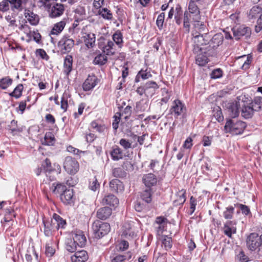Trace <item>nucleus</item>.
Instances as JSON below:
<instances>
[{
	"label": "nucleus",
	"instance_id": "nucleus-55",
	"mask_svg": "<svg viewBox=\"0 0 262 262\" xmlns=\"http://www.w3.org/2000/svg\"><path fill=\"white\" fill-rule=\"evenodd\" d=\"M66 186L61 183H57L54 186V188L53 189V192L55 193L60 194V195L62 193L64 192V191L67 190Z\"/></svg>",
	"mask_w": 262,
	"mask_h": 262
},
{
	"label": "nucleus",
	"instance_id": "nucleus-8",
	"mask_svg": "<svg viewBox=\"0 0 262 262\" xmlns=\"http://www.w3.org/2000/svg\"><path fill=\"white\" fill-rule=\"evenodd\" d=\"M121 236L128 239L134 238L137 236L136 230L133 223L126 222L122 227Z\"/></svg>",
	"mask_w": 262,
	"mask_h": 262
},
{
	"label": "nucleus",
	"instance_id": "nucleus-54",
	"mask_svg": "<svg viewBox=\"0 0 262 262\" xmlns=\"http://www.w3.org/2000/svg\"><path fill=\"white\" fill-rule=\"evenodd\" d=\"M42 167L46 173H51L52 170L53 165L51 164L50 160L46 158L42 164Z\"/></svg>",
	"mask_w": 262,
	"mask_h": 262
},
{
	"label": "nucleus",
	"instance_id": "nucleus-23",
	"mask_svg": "<svg viewBox=\"0 0 262 262\" xmlns=\"http://www.w3.org/2000/svg\"><path fill=\"white\" fill-rule=\"evenodd\" d=\"M79 247H82L85 245L86 243V238L81 231H76L72 238Z\"/></svg>",
	"mask_w": 262,
	"mask_h": 262
},
{
	"label": "nucleus",
	"instance_id": "nucleus-21",
	"mask_svg": "<svg viewBox=\"0 0 262 262\" xmlns=\"http://www.w3.org/2000/svg\"><path fill=\"white\" fill-rule=\"evenodd\" d=\"M142 181L147 187H151L156 185L157 179L152 173H148L143 176Z\"/></svg>",
	"mask_w": 262,
	"mask_h": 262
},
{
	"label": "nucleus",
	"instance_id": "nucleus-52",
	"mask_svg": "<svg viewBox=\"0 0 262 262\" xmlns=\"http://www.w3.org/2000/svg\"><path fill=\"white\" fill-rule=\"evenodd\" d=\"M141 198L147 203H149L151 201V189H146L141 194Z\"/></svg>",
	"mask_w": 262,
	"mask_h": 262
},
{
	"label": "nucleus",
	"instance_id": "nucleus-3",
	"mask_svg": "<svg viewBox=\"0 0 262 262\" xmlns=\"http://www.w3.org/2000/svg\"><path fill=\"white\" fill-rule=\"evenodd\" d=\"M110 225L107 223H102L99 221H95L92 225V229L96 238H101L110 231Z\"/></svg>",
	"mask_w": 262,
	"mask_h": 262
},
{
	"label": "nucleus",
	"instance_id": "nucleus-43",
	"mask_svg": "<svg viewBox=\"0 0 262 262\" xmlns=\"http://www.w3.org/2000/svg\"><path fill=\"white\" fill-rule=\"evenodd\" d=\"M78 245L72 239L68 238L66 241V249L70 252H74L77 249Z\"/></svg>",
	"mask_w": 262,
	"mask_h": 262
},
{
	"label": "nucleus",
	"instance_id": "nucleus-35",
	"mask_svg": "<svg viewBox=\"0 0 262 262\" xmlns=\"http://www.w3.org/2000/svg\"><path fill=\"white\" fill-rule=\"evenodd\" d=\"M148 100L142 99L136 103L135 110L136 112H143L148 108Z\"/></svg>",
	"mask_w": 262,
	"mask_h": 262
},
{
	"label": "nucleus",
	"instance_id": "nucleus-4",
	"mask_svg": "<svg viewBox=\"0 0 262 262\" xmlns=\"http://www.w3.org/2000/svg\"><path fill=\"white\" fill-rule=\"evenodd\" d=\"M63 166L65 171L71 175L76 174L79 169L78 161L75 158L69 156L65 158Z\"/></svg>",
	"mask_w": 262,
	"mask_h": 262
},
{
	"label": "nucleus",
	"instance_id": "nucleus-24",
	"mask_svg": "<svg viewBox=\"0 0 262 262\" xmlns=\"http://www.w3.org/2000/svg\"><path fill=\"white\" fill-rule=\"evenodd\" d=\"M110 187L113 192H122L124 190V186L122 183L118 179H115L110 182Z\"/></svg>",
	"mask_w": 262,
	"mask_h": 262
},
{
	"label": "nucleus",
	"instance_id": "nucleus-31",
	"mask_svg": "<svg viewBox=\"0 0 262 262\" xmlns=\"http://www.w3.org/2000/svg\"><path fill=\"white\" fill-rule=\"evenodd\" d=\"M85 46L88 48H92L95 43V35L92 33H85L83 36Z\"/></svg>",
	"mask_w": 262,
	"mask_h": 262
},
{
	"label": "nucleus",
	"instance_id": "nucleus-59",
	"mask_svg": "<svg viewBox=\"0 0 262 262\" xmlns=\"http://www.w3.org/2000/svg\"><path fill=\"white\" fill-rule=\"evenodd\" d=\"M165 18V14L164 13H161L158 16L156 21V24L157 25L158 28L161 30L163 28V23L164 21Z\"/></svg>",
	"mask_w": 262,
	"mask_h": 262
},
{
	"label": "nucleus",
	"instance_id": "nucleus-13",
	"mask_svg": "<svg viewBox=\"0 0 262 262\" xmlns=\"http://www.w3.org/2000/svg\"><path fill=\"white\" fill-rule=\"evenodd\" d=\"M236 223L234 221H228L225 223L223 230L224 234L231 238L232 234L236 233Z\"/></svg>",
	"mask_w": 262,
	"mask_h": 262
},
{
	"label": "nucleus",
	"instance_id": "nucleus-39",
	"mask_svg": "<svg viewBox=\"0 0 262 262\" xmlns=\"http://www.w3.org/2000/svg\"><path fill=\"white\" fill-rule=\"evenodd\" d=\"M98 13L104 19L111 20L113 19V14L111 11L106 8L100 9Z\"/></svg>",
	"mask_w": 262,
	"mask_h": 262
},
{
	"label": "nucleus",
	"instance_id": "nucleus-6",
	"mask_svg": "<svg viewBox=\"0 0 262 262\" xmlns=\"http://www.w3.org/2000/svg\"><path fill=\"white\" fill-rule=\"evenodd\" d=\"M247 246L248 248L254 251L258 248L262 249V235L259 236L256 233H251L247 238Z\"/></svg>",
	"mask_w": 262,
	"mask_h": 262
},
{
	"label": "nucleus",
	"instance_id": "nucleus-50",
	"mask_svg": "<svg viewBox=\"0 0 262 262\" xmlns=\"http://www.w3.org/2000/svg\"><path fill=\"white\" fill-rule=\"evenodd\" d=\"M234 212V207L232 206H229L225 208L223 212V216L225 219L231 220L233 218Z\"/></svg>",
	"mask_w": 262,
	"mask_h": 262
},
{
	"label": "nucleus",
	"instance_id": "nucleus-26",
	"mask_svg": "<svg viewBox=\"0 0 262 262\" xmlns=\"http://www.w3.org/2000/svg\"><path fill=\"white\" fill-rule=\"evenodd\" d=\"M73 189H68L60 195V199L64 204H71L73 202Z\"/></svg>",
	"mask_w": 262,
	"mask_h": 262
},
{
	"label": "nucleus",
	"instance_id": "nucleus-61",
	"mask_svg": "<svg viewBox=\"0 0 262 262\" xmlns=\"http://www.w3.org/2000/svg\"><path fill=\"white\" fill-rule=\"evenodd\" d=\"M36 54L39 56L41 58L48 60L49 59V56L46 53V51L42 49H38L36 50Z\"/></svg>",
	"mask_w": 262,
	"mask_h": 262
},
{
	"label": "nucleus",
	"instance_id": "nucleus-16",
	"mask_svg": "<svg viewBox=\"0 0 262 262\" xmlns=\"http://www.w3.org/2000/svg\"><path fill=\"white\" fill-rule=\"evenodd\" d=\"M204 50L199 51L198 53H194L196 55L195 62L200 66H204L209 61L208 56H212L213 54L209 55L208 53H204Z\"/></svg>",
	"mask_w": 262,
	"mask_h": 262
},
{
	"label": "nucleus",
	"instance_id": "nucleus-33",
	"mask_svg": "<svg viewBox=\"0 0 262 262\" xmlns=\"http://www.w3.org/2000/svg\"><path fill=\"white\" fill-rule=\"evenodd\" d=\"M103 52L100 53V51L96 53V56L93 60V63L98 65H104L107 60V58Z\"/></svg>",
	"mask_w": 262,
	"mask_h": 262
},
{
	"label": "nucleus",
	"instance_id": "nucleus-1",
	"mask_svg": "<svg viewBox=\"0 0 262 262\" xmlns=\"http://www.w3.org/2000/svg\"><path fill=\"white\" fill-rule=\"evenodd\" d=\"M194 35V37L193 38V42L194 43V48H193V52L198 53L199 51L204 50V53H208L209 55H212L213 53V50H212L211 52H209L210 51L209 49H208L207 51V47H201L203 45H206L207 43L208 42V41L210 39L207 33H204L203 34H201L200 33H198L195 35Z\"/></svg>",
	"mask_w": 262,
	"mask_h": 262
},
{
	"label": "nucleus",
	"instance_id": "nucleus-57",
	"mask_svg": "<svg viewBox=\"0 0 262 262\" xmlns=\"http://www.w3.org/2000/svg\"><path fill=\"white\" fill-rule=\"evenodd\" d=\"M223 76V71L220 69H216L213 70L210 74V77L212 79H218Z\"/></svg>",
	"mask_w": 262,
	"mask_h": 262
},
{
	"label": "nucleus",
	"instance_id": "nucleus-29",
	"mask_svg": "<svg viewBox=\"0 0 262 262\" xmlns=\"http://www.w3.org/2000/svg\"><path fill=\"white\" fill-rule=\"evenodd\" d=\"M102 203L116 207L119 204V200L114 195L108 194L103 199Z\"/></svg>",
	"mask_w": 262,
	"mask_h": 262
},
{
	"label": "nucleus",
	"instance_id": "nucleus-30",
	"mask_svg": "<svg viewBox=\"0 0 262 262\" xmlns=\"http://www.w3.org/2000/svg\"><path fill=\"white\" fill-rule=\"evenodd\" d=\"M51 220L53 221L57 230L59 228H64L66 225V221L56 213L53 214Z\"/></svg>",
	"mask_w": 262,
	"mask_h": 262
},
{
	"label": "nucleus",
	"instance_id": "nucleus-63",
	"mask_svg": "<svg viewBox=\"0 0 262 262\" xmlns=\"http://www.w3.org/2000/svg\"><path fill=\"white\" fill-rule=\"evenodd\" d=\"M55 250L49 244H46L45 253L47 256L51 257L55 253Z\"/></svg>",
	"mask_w": 262,
	"mask_h": 262
},
{
	"label": "nucleus",
	"instance_id": "nucleus-5",
	"mask_svg": "<svg viewBox=\"0 0 262 262\" xmlns=\"http://www.w3.org/2000/svg\"><path fill=\"white\" fill-rule=\"evenodd\" d=\"M188 12L192 16V19L195 22L194 24L195 28H196L197 26H200L201 28L199 29L204 28V24L202 23H200L199 20L201 19L200 11L195 2H193L192 1L189 2Z\"/></svg>",
	"mask_w": 262,
	"mask_h": 262
},
{
	"label": "nucleus",
	"instance_id": "nucleus-32",
	"mask_svg": "<svg viewBox=\"0 0 262 262\" xmlns=\"http://www.w3.org/2000/svg\"><path fill=\"white\" fill-rule=\"evenodd\" d=\"M115 49L114 41L108 40L102 48L103 52L107 55H113L115 53Z\"/></svg>",
	"mask_w": 262,
	"mask_h": 262
},
{
	"label": "nucleus",
	"instance_id": "nucleus-11",
	"mask_svg": "<svg viewBox=\"0 0 262 262\" xmlns=\"http://www.w3.org/2000/svg\"><path fill=\"white\" fill-rule=\"evenodd\" d=\"M224 36L221 33L215 34L210 41L208 42L209 45L207 46V50L209 49V52H211L213 50L212 54H214V49L221 45L223 41Z\"/></svg>",
	"mask_w": 262,
	"mask_h": 262
},
{
	"label": "nucleus",
	"instance_id": "nucleus-27",
	"mask_svg": "<svg viewBox=\"0 0 262 262\" xmlns=\"http://www.w3.org/2000/svg\"><path fill=\"white\" fill-rule=\"evenodd\" d=\"M25 16L28 21L32 25L36 26L38 24L39 20V16L30 10H25Z\"/></svg>",
	"mask_w": 262,
	"mask_h": 262
},
{
	"label": "nucleus",
	"instance_id": "nucleus-41",
	"mask_svg": "<svg viewBox=\"0 0 262 262\" xmlns=\"http://www.w3.org/2000/svg\"><path fill=\"white\" fill-rule=\"evenodd\" d=\"M250 104L255 112L260 110L262 107V97H255Z\"/></svg>",
	"mask_w": 262,
	"mask_h": 262
},
{
	"label": "nucleus",
	"instance_id": "nucleus-37",
	"mask_svg": "<svg viewBox=\"0 0 262 262\" xmlns=\"http://www.w3.org/2000/svg\"><path fill=\"white\" fill-rule=\"evenodd\" d=\"M73 58L72 56H66L64 61V73L68 75L72 69Z\"/></svg>",
	"mask_w": 262,
	"mask_h": 262
},
{
	"label": "nucleus",
	"instance_id": "nucleus-47",
	"mask_svg": "<svg viewBox=\"0 0 262 262\" xmlns=\"http://www.w3.org/2000/svg\"><path fill=\"white\" fill-rule=\"evenodd\" d=\"M54 142L55 138L53 135L51 133H46L42 141V144L46 145H53Z\"/></svg>",
	"mask_w": 262,
	"mask_h": 262
},
{
	"label": "nucleus",
	"instance_id": "nucleus-42",
	"mask_svg": "<svg viewBox=\"0 0 262 262\" xmlns=\"http://www.w3.org/2000/svg\"><path fill=\"white\" fill-rule=\"evenodd\" d=\"M19 30L22 31L27 36V41L30 42L32 40V31H31L30 27L28 25H21L19 27Z\"/></svg>",
	"mask_w": 262,
	"mask_h": 262
},
{
	"label": "nucleus",
	"instance_id": "nucleus-56",
	"mask_svg": "<svg viewBox=\"0 0 262 262\" xmlns=\"http://www.w3.org/2000/svg\"><path fill=\"white\" fill-rule=\"evenodd\" d=\"M162 243L166 250L170 249L172 247V239L167 236H163Z\"/></svg>",
	"mask_w": 262,
	"mask_h": 262
},
{
	"label": "nucleus",
	"instance_id": "nucleus-28",
	"mask_svg": "<svg viewBox=\"0 0 262 262\" xmlns=\"http://www.w3.org/2000/svg\"><path fill=\"white\" fill-rule=\"evenodd\" d=\"M112 214V209L108 207L100 208L97 212V216L98 219L104 220L108 218Z\"/></svg>",
	"mask_w": 262,
	"mask_h": 262
},
{
	"label": "nucleus",
	"instance_id": "nucleus-9",
	"mask_svg": "<svg viewBox=\"0 0 262 262\" xmlns=\"http://www.w3.org/2000/svg\"><path fill=\"white\" fill-rule=\"evenodd\" d=\"M185 110V105L179 99L174 100L173 101L171 107L170 109L171 114L176 118L184 113Z\"/></svg>",
	"mask_w": 262,
	"mask_h": 262
},
{
	"label": "nucleus",
	"instance_id": "nucleus-64",
	"mask_svg": "<svg viewBox=\"0 0 262 262\" xmlns=\"http://www.w3.org/2000/svg\"><path fill=\"white\" fill-rule=\"evenodd\" d=\"M262 30V14L259 15L257 20V24L255 26V31L256 33L259 32Z\"/></svg>",
	"mask_w": 262,
	"mask_h": 262
},
{
	"label": "nucleus",
	"instance_id": "nucleus-58",
	"mask_svg": "<svg viewBox=\"0 0 262 262\" xmlns=\"http://www.w3.org/2000/svg\"><path fill=\"white\" fill-rule=\"evenodd\" d=\"M241 58H246V60L244 61V63L242 67V69L244 70L248 69L252 61L251 57L244 55L241 56Z\"/></svg>",
	"mask_w": 262,
	"mask_h": 262
},
{
	"label": "nucleus",
	"instance_id": "nucleus-60",
	"mask_svg": "<svg viewBox=\"0 0 262 262\" xmlns=\"http://www.w3.org/2000/svg\"><path fill=\"white\" fill-rule=\"evenodd\" d=\"M99 186L100 184L96 178L90 181L89 188L91 190L95 191L99 188Z\"/></svg>",
	"mask_w": 262,
	"mask_h": 262
},
{
	"label": "nucleus",
	"instance_id": "nucleus-17",
	"mask_svg": "<svg viewBox=\"0 0 262 262\" xmlns=\"http://www.w3.org/2000/svg\"><path fill=\"white\" fill-rule=\"evenodd\" d=\"M240 104L237 102L229 103L227 106V111L229 115L232 118H235L239 114Z\"/></svg>",
	"mask_w": 262,
	"mask_h": 262
},
{
	"label": "nucleus",
	"instance_id": "nucleus-45",
	"mask_svg": "<svg viewBox=\"0 0 262 262\" xmlns=\"http://www.w3.org/2000/svg\"><path fill=\"white\" fill-rule=\"evenodd\" d=\"M191 19H192V16L188 13V11H185L184 13L183 27L187 32L190 30V21Z\"/></svg>",
	"mask_w": 262,
	"mask_h": 262
},
{
	"label": "nucleus",
	"instance_id": "nucleus-20",
	"mask_svg": "<svg viewBox=\"0 0 262 262\" xmlns=\"http://www.w3.org/2000/svg\"><path fill=\"white\" fill-rule=\"evenodd\" d=\"M64 10V8L62 4H56L51 8L50 16L53 18L60 16L62 14Z\"/></svg>",
	"mask_w": 262,
	"mask_h": 262
},
{
	"label": "nucleus",
	"instance_id": "nucleus-38",
	"mask_svg": "<svg viewBox=\"0 0 262 262\" xmlns=\"http://www.w3.org/2000/svg\"><path fill=\"white\" fill-rule=\"evenodd\" d=\"M144 87L146 92V94H148L150 93L151 95L155 93L156 90L159 88L158 84L155 81L147 82L144 85Z\"/></svg>",
	"mask_w": 262,
	"mask_h": 262
},
{
	"label": "nucleus",
	"instance_id": "nucleus-40",
	"mask_svg": "<svg viewBox=\"0 0 262 262\" xmlns=\"http://www.w3.org/2000/svg\"><path fill=\"white\" fill-rule=\"evenodd\" d=\"M152 77V75L151 74L150 71L146 69L145 70L143 69L141 70L138 73L136 76L135 81L136 82H139V78L141 77L142 79L145 80L147 79Z\"/></svg>",
	"mask_w": 262,
	"mask_h": 262
},
{
	"label": "nucleus",
	"instance_id": "nucleus-46",
	"mask_svg": "<svg viewBox=\"0 0 262 262\" xmlns=\"http://www.w3.org/2000/svg\"><path fill=\"white\" fill-rule=\"evenodd\" d=\"M13 80L9 76L5 77L0 79V88L3 90H6L12 83Z\"/></svg>",
	"mask_w": 262,
	"mask_h": 262
},
{
	"label": "nucleus",
	"instance_id": "nucleus-18",
	"mask_svg": "<svg viewBox=\"0 0 262 262\" xmlns=\"http://www.w3.org/2000/svg\"><path fill=\"white\" fill-rule=\"evenodd\" d=\"M88 259V255L85 250L78 251L71 257L72 262H85Z\"/></svg>",
	"mask_w": 262,
	"mask_h": 262
},
{
	"label": "nucleus",
	"instance_id": "nucleus-49",
	"mask_svg": "<svg viewBox=\"0 0 262 262\" xmlns=\"http://www.w3.org/2000/svg\"><path fill=\"white\" fill-rule=\"evenodd\" d=\"M70 98V95L68 93H64L61 99V108L66 112L68 107V99Z\"/></svg>",
	"mask_w": 262,
	"mask_h": 262
},
{
	"label": "nucleus",
	"instance_id": "nucleus-22",
	"mask_svg": "<svg viewBox=\"0 0 262 262\" xmlns=\"http://www.w3.org/2000/svg\"><path fill=\"white\" fill-rule=\"evenodd\" d=\"M67 22V18H63L62 20L55 24L51 30L50 34L57 35L63 30Z\"/></svg>",
	"mask_w": 262,
	"mask_h": 262
},
{
	"label": "nucleus",
	"instance_id": "nucleus-44",
	"mask_svg": "<svg viewBox=\"0 0 262 262\" xmlns=\"http://www.w3.org/2000/svg\"><path fill=\"white\" fill-rule=\"evenodd\" d=\"M23 89V85L22 84H19L14 89L13 91L9 94V95L11 97H14L16 99H18L21 97L22 95Z\"/></svg>",
	"mask_w": 262,
	"mask_h": 262
},
{
	"label": "nucleus",
	"instance_id": "nucleus-10",
	"mask_svg": "<svg viewBox=\"0 0 262 262\" xmlns=\"http://www.w3.org/2000/svg\"><path fill=\"white\" fill-rule=\"evenodd\" d=\"M42 224L43 227V232L46 236H51L53 233L57 230L56 227L51 219H43Z\"/></svg>",
	"mask_w": 262,
	"mask_h": 262
},
{
	"label": "nucleus",
	"instance_id": "nucleus-19",
	"mask_svg": "<svg viewBox=\"0 0 262 262\" xmlns=\"http://www.w3.org/2000/svg\"><path fill=\"white\" fill-rule=\"evenodd\" d=\"M255 111L250 103H244L242 106L241 115L245 119H249L252 117Z\"/></svg>",
	"mask_w": 262,
	"mask_h": 262
},
{
	"label": "nucleus",
	"instance_id": "nucleus-12",
	"mask_svg": "<svg viewBox=\"0 0 262 262\" xmlns=\"http://www.w3.org/2000/svg\"><path fill=\"white\" fill-rule=\"evenodd\" d=\"M232 31L234 37L237 39H239L242 36L248 38L251 34V29L244 26H241L237 28H233Z\"/></svg>",
	"mask_w": 262,
	"mask_h": 262
},
{
	"label": "nucleus",
	"instance_id": "nucleus-25",
	"mask_svg": "<svg viewBox=\"0 0 262 262\" xmlns=\"http://www.w3.org/2000/svg\"><path fill=\"white\" fill-rule=\"evenodd\" d=\"M186 190L182 189L179 190L176 194L177 198L173 201L174 206L182 205L186 201Z\"/></svg>",
	"mask_w": 262,
	"mask_h": 262
},
{
	"label": "nucleus",
	"instance_id": "nucleus-53",
	"mask_svg": "<svg viewBox=\"0 0 262 262\" xmlns=\"http://www.w3.org/2000/svg\"><path fill=\"white\" fill-rule=\"evenodd\" d=\"M128 257L127 258L126 255H117L112 259V262H123L126 259H129L132 257V254L130 253L127 254Z\"/></svg>",
	"mask_w": 262,
	"mask_h": 262
},
{
	"label": "nucleus",
	"instance_id": "nucleus-34",
	"mask_svg": "<svg viewBox=\"0 0 262 262\" xmlns=\"http://www.w3.org/2000/svg\"><path fill=\"white\" fill-rule=\"evenodd\" d=\"M262 14V9L258 6H253L248 13V17L249 19H253L259 16Z\"/></svg>",
	"mask_w": 262,
	"mask_h": 262
},
{
	"label": "nucleus",
	"instance_id": "nucleus-7",
	"mask_svg": "<svg viewBox=\"0 0 262 262\" xmlns=\"http://www.w3.org/2000/svg\"><path fill=\"white\" fill-rule=\"evenodd\" d=\"M74 40L67 35L63 36L58 43V47L62 54L70 52L74 46Z\"/></svg>",
	"mask_w": 262,
	"mask_h": 262
},
{
	"label": "nucleus",
	"instance_id": "nucleus-14",
	"mask_svg": "<svg viewBox=\"0 0 262 262\" xmlns=\"http://www.w3.org/2000/svg\"><path fill=\"white\" fill-rule=\"evenodd\" d=\"M98 83V78L94 75H89L83 83L82 88L84 91L92 90Z\"/></svg>",
	"mask_w": 262,
	"mask_h": 262
},
{
	"label": "nucleus",
	"instance_id": "nucleus-48",
	"mask_svg": "<svg viewBox=\"0 0 262 262\" xmlns=\"http://www.w3.org/2000/svg\"><path fill=\"white\" fill-rule=\"evenodd\" d=\"M113 41L121 48L123 43V36L119 31H117L113 35Z\"/></svg>",
	"mask_w": 262,
	"mask_h": 262
},
{
	"label": "nucleus",
	"instance_id": "nucleus-36",
	"mask_svg": "<svg viewBox=\"0 0 262 262\" xmlns=\"http://www.w3.org/2000/svg\"><path fill=\"white\" fill-rule=\"evenodd\" d=\"M111 156L114 161H118L123 158V153L122 150L118 146L113 147L111 151Z\"/></svg>",
	"mask_w": 262,
	"mask_h": 262
},
{
	"label": "nucleus",
	"instance_id": "nucleus-15",
	"mask_svg": "<svg viewBox=\"0 0 262 262\" xmlns=\"http://www.w3.org/2000/svg\"><path fill=\"white\" fill-rule=\"evenodd\" d=\"M29 0H9L11 9L14 12H20L26 9Z\"/></svg>",
	"mask_w": 262,
	"mask_h": 262
},
{
	"label": "nucleus",
	"instance_id": "nucleus-2",
	"mask_svg": "<svg viewBox=\"0 0 262 262\" xmlns=\"http://www.w3.org/2000/svg\"><path fill=\"white\" fill-rule=\"evenodd\" d=\"M246 126V123L238 121L235 122L232 120H228L224 126L226 133H230L234 135L242 134Z\"/></svg>",
	"mask_w": 262,
	"mask_h": 262
},
{
	"label": "nucleus",
	"instance_id": "nucleus-51",
	"mask_svg": "<svg viewBox=\"0 0 262 262\" xmlns=\"http://www.w3.org/2000/svg\"><path fill=\"white\" fill-rule=\"evenodd\" d=\"M15 215L14 213V210L11 207L7 208L5 210V214L4 217V221L8 222L9 221L12 220L13 217H15Z\"/></svg>",
	"mask_w": 262,
	"mask_h": 262
},
{
	"label": "nucleus",
	"instance_id": "nucleus-62",
	"mask_svg": "<svg viewBox=\"0 0 262 262\" xmlns=\"http://www.w3.org/2000/svg\"><path fill=\"white\" fill-rule=\"evenodd\" d=\"M132 112V107L130 105L126 106L123 110L122 115H124L125 120H127L130 116Z\"/></svg>",
	"mask_w": 262,
	"mask_h": 262
}]
</instances>
